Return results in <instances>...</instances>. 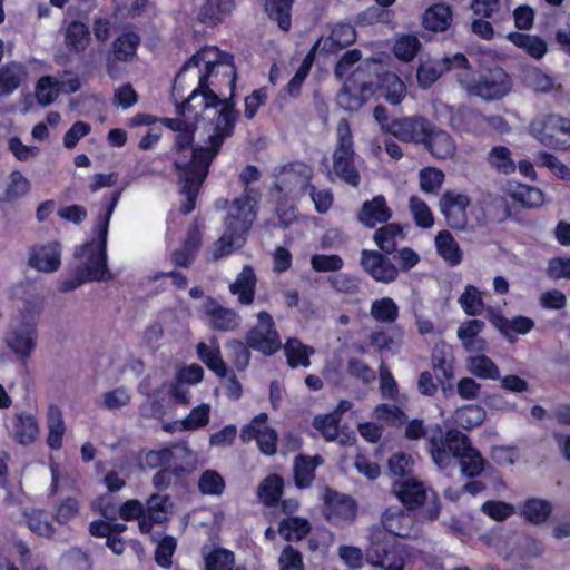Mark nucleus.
<instances>
[{
  "mask_svg": "<svg viewBox=\"0 0 570 570\" xmlns=\"http://www.w3.org/2000/svg\"><path fill=\"white\" fill-rule=\"evenodd\" d=\"M195 128L189 125L177 134L175 138V159L174 170L180 184V193L186 196V200L180 206L184 215L190 214L196 207V200L199 190L208 177L209 168L213 161L205 157H198L199 148L207 146L194 145Z\"/></svg>",
  "mask_w": 570,
  "mask_h": 570,
  "instance_id": "nucleus-1",
  "label": "nucleus"
},
{
  "mask_svg": "<svg viewBox=\"0 0 570 570\" xmlns=\"http://www.w3.org/2000/svg\"><path fill=\"white\" fill-rule=\"evenodd\" d=\"M249 348L265 356H272L282 348L275 322L267 311H261L257 314V324L247 331L245 343L236 338L226 342L227 356L239 372L245 371L249 365L252 357Z\"/></svg>",
  "mask_w": 570,
  "mask_h": 570,
  "instance_id": "nucleus-2",
  "label": "nucleus"
},
{
  "mask_svg": "<svg viewBox=\"0 0 570 570\" xmlns=\"http://www.w3.org/2000/svg\"><path fill=\"white\" fill-rule=\"evenodd\" d=\"M256 217L257 212L250 205L248 195H240L235 198L225 218L226 230L214 244L213 261L230 255L235 250L237 242L245 240V236L250 230Z\"/></svg>",
  "mask_w": 570,
  "mask_h": 570,
  "instance_id": "nucleus-3",
  "label": "nucleus"
},
{
  "mask_svg": "<svg viewBox=\"0 0 570 570\" xmlns=\"http://www.w3.org/2000/svg\"><path fill=\"white\" fill-rule=\"evenodd\" d=\"M230 94L224 99L223 107L217 111L214 118V132L207 139V148H199L198 157H205L207 163L214 161L219 154L225 140L235 132L236 122L239 118V111L236 109L235 89L236 72L233 71L229 79Z\"/></svg>",
  "mask_w": 570,
  "mask_h": 570,
  "instance_id": "nucleus-4",
  "label": "nucleus"
},
{
  "mask_svg": "<svg viewBox=\"0 0 570 570\" xmlns=\"http://www.w3.org/2000/svg\"><path fill=\"white\" fill-rule=\"evenodd\" d=\"M356 151L348 119L342 118L336 127V142L332 155L333 171L340 180L358 187L361 175L355 165Z\"/></svg>",
  "mask_w": 570,
  "mask_h": 570,
  "instance_id": "nucleus-5",
  "label": "nucleus"
},
{
  "mask_svg": "<svg viewBox=\"0 0 570 570\" xmlns=\"http://www.w3.org/2000/svg\"><path fill=\"white\" fill-rule=\"evenodd\" d=\"M470 445L471 441L466 434L458 429H449L444 432L439 424L431 429L428 438L429 452L440 468L448 466L451 458L462 456Z\"/></svg>",
  "mask_w": 570,
  "mask_h": 570,
  "instance_id": "nucleus-6",
  "label": "nucleus"
},
{
  "mask_svg": "<svg viewBox=\"0 0 570 570\" xmlns=\"http://www.w3.org/2000/svg\"><path fill=\"white\" fill-rule=\"evenodd\" d=\"M530 134L543 146L570 150V118L558 114H547L534 118L529 126Z\"/></svg>",
  "mask_w": 570,
  "mask_h": 570,
  "instance_id": "nucleus-7",
  "label": "nucleus"
},
{
  "mask_svg": "<svg viewBox=\"0 0 570 570\" xmlns=\"http://www.w3.org/2000/svg\"><path fill=\"white\" fill-rule=\"evenodd\" d=\"M399 501L406 510H416L423 508L422 517L426 520L434 521L441 512L440 499L433 494L432 499H428L424 484L414 479L395 481L392 487Z\"/></svg>",
  "mask_w": 570,
  "mask_h": 570,
  "instance_id": "nucleus-8",
  "label": "nucleus"
},
{
  "mask_svg": "<svg viewBox=\"0 0 570 570\" xmlns=\"http://www.w3.org/2000/svg\"><path fill=\"white\" fill-rule=\"evenodd\" d=\"M512 82L509 73L500 66L481 70L470 85L471 95L484 100H497L511 91Z\"/></svg>",
  "mask_w": 570,
  "mask_h": 570,
  "instance_id": "nucleus-9",
  "label": "nucleus"
},
{
  "mask_svg": "<svg viewBox=\"0 0 570 570\" xmlns=\"http://www.w3.org/2000/svg\"><path fill=\"white\" fill-rule=\"evenodd\" d=\"M215 68V62H205V69L199 76L197 88H195L185 100L177 105L176 111L178 116L183 117L186 114L196 112V106L193 105V101L198 97H200L199 107L202 110L217 108L218 106L220 108L223 107L224 99L219 98V96L209 87V77L213 75Z\"/></svg>",
  "mask_w": 570,
  "mask_h": 570,
  "instance_id": "nucleus-10",
  "label": "nucleus"
},
{
  "mask_svg": "<svg viewBox=\"0 0 570 570\" xmlns=\"http://www.w3.org/2000/svg\"><path fill=\"white\" fill-rule=\"evenodd\" d=\"M37 322L35 316L22 313L20 327H12L6 333L7 346L22 361L26 362L36 348Z\"/></svg>",
  "mask_w": 570,
  "mask_h": 570,
  "instance_id": "nucleus-11",
  "label": "nucleus"
},
{
  "mask_svg": "<svg viewBox=\"0 0 570 570\" xmlns=\"http://www.w3.org/2000/svg\"><path fill=\"white\" fill-rule=\"evenodd\" d=\"M76 256L87 258L86 265L79 268L85 279L101 282L112 278L107 266V247L87 242L76 252Z\"/></svg>",
  "mask_w": 570,
  "mask_h": 570,
  "instance_id": "nucleus-12",
  "label": "nucleus"
},
{
  "mask_svg": "<svg viewBox=\"0 0 570 570\" xmlns=\"http://www.w3.org/2000/svg\"><path fill=\"white\" fill-rule=\"evenodd\" d=\"M471 198L466 194L445 190L440 197V212L446 225L454 230H464L468 225V207Z\"/></svg>",
  "mask_w": 570,
  "mask_h": 570,
  "instance_id": "nucleus-13",
  "label": "nucleus"
},
{
  "mask_svg": "<svg viewBox=\"0 0 570 570\" xmlns=\"http://www.w3.org/2000/svg\"><path fill=\"white\" fill-rule=\"evenodd\" d=\"M366 561L381 570H404L406 556L401 547L374 542L366 551Z\"/></svg>",
  "mask_w": 570,
  "mask_h": 570,
  "instance_id": "nucleus-14",
  "label": "nucleus"
},
{
  "mask_svg": "<svg viewBox=\"0 0 570 570\" xmlns=\"http://www.w3.org/2000/svg\"><path fill=\"white\" fill-rule=\"evenodd\" d=\"M361 266L377 283L390 284L399 277L397 267L386 254L377 250L363 249Z\"/></svg>",
  "mask_w": 570,
  "mask_h": 570,
  "instance_id": "nucleus-15",
  "label": "nucleus"
},
{
  "mask_svg": "<svg viewBox=\"0 0 570 570\" xmlns=\"http://www.w3.org/2000/svg\"><path fill=\"white\" fill-rule=\"evenodd\" d=\"M488 318L492 326L510 343L517 342L515 334L525 335L534 328V321L523 315L509 320L501 312L490 309Z\"/></svg>",
  "mask_w": 570,
  "mask_h": 570,
  "instance_id": "nucleus-16",
  "label": "nucleus"
},
{
  "mask_svg": "<svg viewBox=\"0 0 570 570\" xmlns=\"http://www.w3.org/2000/svg\"><path fill=\"white\" fill-rule=\"evenodd\" d=\"M429 126L424 117H404L391 120L389 132L401 141L421 144Z\"/></svg>",
  "mask_w": 570,
  "mask_h": 570,
  "instance_id": "nucleus-17",
  "label": "nucleus"
},
{
  "mask_svg": "<svg viewBox=\"0 0 570 570\" xmlns=\"http://www.w3.org/2000/svg\"><path fill=\"white\" fill-rule=\"evenodd\" d=\"M325 509L328 520L352 522L356 517L357 505L351 495L326 488Z\"/></svg>",
  "mask_w": 570,
  "mask_h": 570,
  "instance_id": "nucleus-18",
  "label": "nucleus"
},
{
  "mask_svg": "<svg viewBox=\"0 0 570 570\" xmlns=\"http://www.w3.org/2000/svg\"><path fill=\"white\" fill-rule=\"evenodd\" d=\"M61 265V245L50 242L33 246L29 256V266L36 271L51 273Z\"/></svg>",
  "mask_w": 570,
  "mask_h": 570,
  "instance_id": "nucleus-19",
  "label": "nucleus"
},
{
  "mask_svg": "<svg viewBox=\"0 0 570 570\" xmlns=\"http://www.w3.org/2000/svg\"><path fill=\"white\" fill-rule=\"evenodd\" d=\"M392 217V210L387 206L383 195L374 196L371 200L363 203L357 219L367 228H374L377 224H385Z\"/></svg>",
  "mask_w": 570,
  "mask_h": 570,
  "instance_id": "nucleus-20",
  "label": "nucleus"
},
{
  "mask_svg": "<svg viewBox=\"0 0 570 570\" xmlns=\"http://www.w3.org/2000/svg\"><path fill=\"white\" fill-rule=\"evenodd\" d=\"M424 136L425 138L421 144L425 146L434 158L446 159L454 154L455 142L445 130L439 129L430 122L426 135Z\"/></svg>",
  "mask_w": 570,
  "mask_h": 570,
  "instance_id": "nucleus-21",
  "label": "nucleus"
},
{
  "mask_svg": "<svg viewBox=\"0 0 570 570\" xmlns=\"http://www.w3.org/2000/svg\"><path fill=\"white\" fill-rule=\"evenodd\" d=\"M452 22L453 9L442 1L432 3L422 14V27L434 33L449 30Z\"/></svg>",
  "mask_w": 570,
  "mask_h": 570,
  "instance_id": "nucleus-22",
  "label": "nucleus"
},
{
  "mask_svg": "<svg viewBox=\"0 0 570 570\" xmlns=\"http://www.w3.org/2000/svg\"><path fill=\"white\" fill-rule=\"evenodd\" d=\"M91 40L89 26L80 20H71L63 32V43L72 55H82Z\"/></svg>",
  "mask_w": 570,
  "mask_h": 570,
  "instance_id": "nucleus-23",
  "label": "nucleus"
},
{
  "mask_svg": "<svg viewBox=\"0 0 570 570\" xmlns=\"http://www.w3.org/2000/svg\"><path fill=\"white\" fill-rule=\"evenodd\" d=\"M484 327V322L478 318L468 320L458 327V338L461 341L466 352L485 351L487 341L480 336Z\"/></svg>",
  "mask_w": 570,
  "mask_h": 570,
  "instance_id": "nucleus-24",
  "label": "nucleus"
},
{
  "mask_svg": "<svg viewBox=\"0 0 570 570\" xmlns=\"http://www.w3.org/2000/svg\"><path fill=\"white\" fill-rule=\"evenodd\" d=\"M374 92L372 83L368 82H363L360 87H351L345 83L337 94L336 102L346 111H356L366 102L368 95Z\"/></svg>",
  "mask_w": 570,
  "mask_h": 570,
  "instance_id": "nucleus-25",
  "label": "nucleus"
},
{
  "mask_svg": "<svg viewBox=\"0 0 570 570\" xmlns=\"http://www.w3.org/2000/svg\"><path fill=\"white\" fill-rule=\"evenodd\" d=\"M209 325L214 331L233 332L240 324V316L233 309L224 307L210 299V306L206 308Z\"/></svg>",
  "mask_w": 570,
  "mask_h": 570,
  "instance_id": "nucleus-26",
  "label": "nucleus"
},
{
  "mask_svg": "<svg viewBox=\"0 0 570 570\" xmlns=\"http://www.w3.org/2000/svg\"><path fill=\"white\" fill-rule=\"evenodd\" d=\"M295 0H263V10L283 32L292 28V11Z\"/></svg>",
  "mask_w": 570,
  "mask_h": 570,
  "instance_id": "nucleus-27",
  "label": "nucleus"
},
{
  "mask_svg": "<svg viewBox=\"0 0 570 570\" xmlns=\"http://www.w3.org/2000/svg\"><path fill=\"white\" fill-rule=\"evenodd\" d=\"M311 173L299 175V189L298 194L304 196L308 194L314 203L315 210L318 214H325L333 205L334 196L331 189L318 190L311 181Z\"/></svg>",
  "mask_w": 570,
  "mask_h": 570,
  "instance_id": "nucleus-28",
  "label": "nucleus"
},
{
  "mask_svg": "<svg viewBox=\"0 0 570 570\" xmlns=\"http://www.w3.org/2000/svg\"><path fill=\"white\" fill-rule=\"evenodd\" d=\"M39 426L35 415L29 413H17L12 419V434L17 443L22 445L32 444L38 436Z\"/></svg>",
  "mask_w": 570,
  "mask_h": 570,
  "instance_id": "nucleus-29",
  "label": "nucleus"
},
{
  "mask_svg": "<svg viewBox=\"0 0 570 570\" xmlns=\"http://www.w3.org/2000/svg\"><path fill=\"white\" fill-rule=\"evenodd\" d=\"M235 6V0H206L199 10L198 19L206 26H217L232 13Z\"/></svg>",
  "mask_w": 570,
  "mask_h": 570,
  "instance_id": "nucleus-30",
  "label": "nucleus"
},
{
  "mask_svg": "<svg viewBox=\"0 0 570 570\" xmlns=\"http://www.w3.org/2000/svg\"><path fill=\"white\" fill-rule=\"evenodd\" d=\"M384 530L399 538L411 535L412 519L397 508H387L381 518Z\"/></svg>",
  "mask_w": 570,
  "mask_h": 570,
  "instance_id": "nucleus-31",
  "label": "nucleus"
},
{
  "mask_svg": "<svg viewBox=\"0 0 570 570\" xmlns=\"http://www.w3.org/2000/svg\"><path fill=\"white\" fill-rule=\"evenodd\" d=\"M507 39L517 48L522 49L531 58L542 59L548 52L547 42L539 36L528 35L519 31H511L507 35Z\"/></svg>",
  "mask_w": 570,
  "mask_h": 570,
  "instance_id": "nucleus-32",
  "label": "nucleus"
},
{
  "mask_svg": "<svg viewBox=\"0 0 570 570\" xmlns=\"http://www.w3.org/2000/svg\"><path fill=\"white\" fill-rule=\"evenodd\" d=\"M374 242L380 248V253L386 255L393 254L397 248V240L405 238L403 226L397 223H385L375 230Z\"/></svg>",
  "mask_w": 570,
  "mask_h": 570,
  "instance_id": "nucleus-33",
  "label": "nucleus"
},
{
  "mask_svg": "<svg viewBox=\"0 0 570 570\" xmlns=\"http://www.w3.org/2000/svg\"><path fill=\"white\" fill-rule=\"evenodd\" d=\"M283 493L284 480L276 473L269 474L263 479L257 489L259 501L268 508L277 507Z\"/></svg>",
  "mask_w": 570,
  "mask_h": 570,
  "instance_id": "nucleus-34",
  "label": "nucleus"
},
{
  "mask_svg": "<svg viewBox=\"0 0 570 570\" xmlns=\"http://www.w3.org/2000/svg\"><path fill=\"white\" fill-rule=\"evenodd\" d=\"M30 531L39 537L52 538L56 533L53 517L45 509H31L23 513Z\"/></svg>",
  "mask_w": 570,
  "mask_h": 570,
  "instance_id": "nucleus-35",
  "label": "nucleus"
},
{
  "mask_svg": "<svg viewBox=\"0 0 570 570\" xmlns=\"http://www.w3.org/2000/svg\"><path fill=\"white\" fill-rule=\"evenodd\" d=\"M322 462L323 459L320 455L308 456L301 454L296 456L294 465V481L296 487L299 489L308 488L315 478L317 465Z\"/></svg>",
  "mask_w": 570,
  "mask_h": 570,
  "instance_id": "nucleus-36",
  "label": "nucleus"
},
{
  "mask_svg": "<svg viewBox=\"0 0 570 570\" xmlns=\"http://www.w3.org/2000/svg\"><path fill=\"white\" fill-rule=\"evenodd\" d=\"M550 501L540 498H529L521 505V515L531 524H543L552 513Z\"/></svg>",
  "mask_w": 570,
  "mask_h": 570,
  "instance_id": "nucleus-37",
  "label": "nucleus"
},
{
  "mask_svg": "<svg viewBox=\"0 0 570 570\" xmlns=\"http://www.w3.org/2000/svg\"><path fill=\"white\" fill-rule=\"evenodd\" d=\"M283 348L287 365L291 368L308 367L311 365V356L315 352L312 346L305 345L298 338L292 337L286 341Z\"/></svg>",
  "mask_w": 570,
  "mask_h": 570,
  "instance_id": "nucleus-38",
  "label": "nucleus"
},
{
  "mask_svg": "<svg viewBox=\"0 0 570 570\" xmlns=\"http://www.w3.org/2000/svg\"><path fill=\"white\" fill-rule=\"evenodd\" d=\"M438 254L451 266L459 265L463 259L462 250L449 230H441L435 237Z\"/></svg>",
  "mask_w": 570,
  "mask_h": 570,
  "instance_id": "nucleus-39",
  "label": "nucleus"
},
{
  "mask_svg": "<svg viewBox=\"0 0 570 570\" xmlns=\"http://www.w3.org/2000/svg\"><path fill=\"white\" fill-rule=\"evenodd\" d=\"M26 75L24 68L18 62H8L0 67V97L12 95L21 85Z\"/></svg>",
  "mask_w": 570,
  "mask_h": 570,
  "instance_id": "nucleus-40",
  "label": "nucleus"
},
{
  "mask_svg": "<svg viewBox=\"0 0 570 570\" xmlns=\"http://www.w3.org/2000/svg\"><path fill=\"white\" fill-rule=\"evenodd\" d=\"M198 358L214 372L218 377H226L228 368L222 357L219 346L209 347L206 343L199 342L196 345Z\"/></svg>",
  "mask_w": 570,
  "mask_h": 570,
  "instance_id": "nucleus-41",
  "label": "nucleus"
},
{
  "mask_svg": "<svg viewBox=\"0 0 570 570\" xmlns=\"http://www.w3.org/2000/svg\"><path fill=\"white\" fill-rule=\"evenodd\" d=\"M140 45V37L135 31H125L112 42V52L119 61H130L135 58Z\"/></svg>",
  "mask_w": 570,
  "mask_h": 570,
  "instance_id": "nucleus-42",
  "label": "nucleus"
},
{
  "mask_svg": "<svg viewBox=\"0 0 570 570\" xmlns=\"http://www.w3.org/2000/svg\"><path fill=\"white\" fill-rule=\"evenodd\" d=\"M66 432L65 421L60 409L50 405L48 414V436L47 444L51 450H60Z\"/></svg>",
  "mask_w": 570,
  "mask_h": 570,
  "instance_id": "nucleus-43",
  "label": "nucleus"
},
{
  "mask_svg": "<svg viewBox=\"0 0 570 570\" xmlns=\"http://www.w3.org/2000/svg\"><path fill=\"white\" fill-rule=\"evenodd\" d=\"M524 83L528 88L538 94H548L552 90H561V85H556L554 79L538 67L524 71Z\"/></svg>",
  "mask_w": 570,
  "mask_h": 570,
  "instance_id": "nucleus-44",
  "label": "nucleus"
},
{
  "mask_svg": "<svg viewBox=\"0 0 570 570\" xmlns=\"http://www.w3.org/2000/svg\"><path fill=\"white\" fill-rule=\"evenodd\" d=\"M380 94L391 105H399L404 98L405 86L395 73H385L379 79Z\"/></svg>",
  "mask_w": 570,
  "mask_h": 570,
  "instance_id": "nucleus-45",
  "label": "nucleus"
},
{
  "mask_svg": "<svg viewBox=\"0 0 570 570\" xmlns=\"http://www.w3.org/2000/svg\"><path fill=\"white\" fill-rule=\"evenodd\" d=\"M370 314L377 323L392 324L399 318L400 308L393 298L382 297L372 302Z\"/></svg>",
  "mask_w": 570,
  "mask_h": 570,
  "instance_id": "nucleus-46",
  "label": "nucleus"
},
{
  "mask_svg": "<svg viewBox=\"0 0 570 570\" xmlns=\"http://www.w3.org/2000/svg\"><path fill=\"white\" fill-rule=\"evenodd\" d=\"M469 371L482 380H498L500 379V370L498 365L487 355L479 354L470 356Z\"/></svg>",
  "mask_w": 570,
  "mask_h": 570,
  "instance_id": "nucleus-47",
  "label": "nucleus"
},
{
  "mask_svg": "<svg viewBox=\"0 0 570 570\" xmlns=\"http://www.w3.org/2000/svg\"><path fill=\"white\" fill-rule=\"evenodd\" d=\"M461 308L468 316H479L484 311V302L481 292L472 284H468L458 299Z\"/></svg>",
  "mask_w": 570,
  "mask_h": 570,
  "instance_id": "nucleus-48",
  "label": "nucleus"
},
{
  "mask_svg": "<svg viewBox=\"0 0 570 570\" xmlns=\"http://www.w3.org/2000/svg\"><path fill=\"white\" fill-rule=\"evenodd\" d=\"M458 460L460 462L462 473L470 479L480 475L484 470L485 460L480 451L472 446V444Z\"/></svg>",
  "mask_w": 570,
  "mask_h": 570,
  "instance_id": "nucleus-49",
  "label": "nucleus"
},
{
  "mask_svg": "<svg viewBox=\"0 0 570 570\" xmlns=\"http://www.w3.org/2000/svg\"><path fill=\"white\" fill-rule=\"evenodd\" d=\"M311 530L308 521L299 517H289L281 521L279 534L287 541L302 540Z\"/></svg>",
  "mask_w": 570,
  "mask_h": 570,
  "instance_id": "nucleus-50",
  "label": "nucleus"
},
{
  "mask_svg": "<svg viewBox=\"0 0 570 570\" xmlns=\"http://www.w3.org/2000/svg\"><path fill=\"white\" fill-rule=\"evenodd\" d=\"M489 165L500 174H512L515 170V163L511 151L505 146H494L488 154Z\"/></svg>",
  "mask_w": 570,
  "mask_h": 570,
  "instance_id": "nucleus-51",
  "label": "nucleus"
},
{
  "mask_svg": "<svg viewBox=\"0 0 570 570\" xmlns=\"http://www.w3.org/2000/svg\"><path fill=\"white\" fill-rule=\"evenodd\" d=\"M431 363L440 384L451 382L454 379L453 356H448L443 350H434L431 356Z\"/></svg>",
  "mask_w": 570,
  "mask_h": 570,
  "instance_id": "nucleus-52",
  "label": "nucleus"
},
{
  "mask_svg": "<svg viewBox=\"0 0 570 570\" xmlns=\"http://www.w3.org/2000/svg\"><path fill=\"white\" fill-rule=\"evenodd\" d=\"M256 278L249 269L248 275L240 274L237 279L229 286L232 294L238 296V302L243 305H249L255 297Z\"/></svg>",
  "mask_w": 570,
  "mask_h": 570,
  "instance_id": "nucleus-53",
  "label": "nucleus"
},
{
  "mask_svg": "<svg viewBox=\"0 0 570 570\" xmlns=\"http://www.w3.org/2000/svg\"><path fill=\"white\" fill-rule=\"evenodd\" d=\"M61 90V82L51 76L41 77L36 83L38 104L48 106L52 104Z\"/></svg>",
  "mask_w": 570,
  "mask_h": 570,
  "instance_id": "nucleus-54",
  "label": "nucleus"
},
{
  "mask_svg": "<svg viewBox=\"0 0 570 570\" xmlns=\"http://www.w3.org/2000/svg\"><path fill=\"white\" fill-rule=\"evenodd\" d=\"M409 208L415 225L420 228L428 229L434 224V216L428 204L419 196L413 195L409 199Z\"/></svg>",
  "mask_w": 570,
  "mask_h": 570,
  "instance_id": "nucleus-55",
  "label": "nucleus"
},
{
  "mask_svg": "<svg viewBox=\"0 0 570 570\" xmlns=\"http://www.w3.org/2000/svg\"><path fill=\"white\" fill-rule=\"evenodd\" d=\"M341 421L330 413L313 417L312 426L317 430L326 442H334L340 435Z\"/></svg>",
  "mask_w": 570,
  "mask_h": 570,
  "instance_id": "nucleus-56",
  "label": "nucleus"
},
{
  "mask_svg": "<svg viewBox=\"0 0 570 570\" xmlns=\"http://www.w3.org/2000/svg\"><path fill=\"white\" fill-rule=\"evenodd\" d=\"M30 189L29 180L18 170L10 174L9 183L7 184L0 202H13L19 197L26 195Z\"/></svg>",
  "mask_w": 570,
  "mask_h": 570,
  "instance_id": "nucleus-57",
  "label": "nucleus"
},
{
  "mask_svg": "<svg viewBox=\"0 0 570 570\" xmlns=\"http://www.w3.org/2000/svg\"><path fill=\"white\" fill-rule=\"evenodd\" d=\"M235 554L225 548H215L205 557V570H234Z\"/></svg>",
  "mask_w": 570,
  "mask_h": 570,
  "instance_id": "nucleus-58",
  "label": "nucleus"
},
{
  "mask_svg": "<svg viewBox=\"0 0 570 570\" xmlns=\"http://www.w3.org/2000/svg\"><path fill=\"white\" fill-rule=\"evenodd\" d=\"M484 409L476 404L463 405L456 411V420L465 430H471L481 425L485 420Z\"/></svg>",
  "mask_w": 570,
  "mask_h": 570,
  "instance_id": "nucleus-59",
  "label": "nucleus"
},
{
  "mask_svg": "<svg viewBox=\"0 0 570 570\" xmlns=\"http://www.w3.org/2000/svg\"><path fill=\"white\" fill-rule=\"evenodd\" d=\"M210 406L203 403L189 412V414L179 421L180 431H194L206 426L209 422Z\"/></svg>",
  "mask_w": 570,
  "mask_h": 570,
  "instance_id": "nucleus-60",
  "label": "nucleus"
},
{
  "mask_svg": "<svg viewBox=\"0 0 570 570\" xmlns=\"http://www.w3.org/2000/svg\"><path fill=\"white\" fill-rule=\"evenodd\" d=\"M511 197L525 208H535L543 204V193L533 186L520 185L514 191L511 193Z\"/></svg>",
  "mask_w": 570,
  "mask_h": 570,
  "instance_id": "nucleus-61",
  "label": "nucleus"
},
{
  "mask_svg": "<svg viewBox=\"0 0 570 570\" xmlns=\"http://www.w3.org/2000/svg\"><path fill=\"white\" fill-rule=\"evenodd\" d=\"M444 173L436 167H424L419 173L420 188L425 194H438L444 183Z\"/></svg>",
  "mask_w": 570,
  "mask_h": 570,
  "instance_id": "nucleus-62",
  "label": "nucleus"
},
{
  "mask_svg": "<svg viewBox=\"0 0 570 570\" xmlns=\"http://www.w3.org/2000/svg\"><path fill=\"white\" fill-rule=\"evenodd\" d=\"M421 49V42L414 35L401 36L394 45V55L402 61H412Z\"/></svg>",
  "mask_w": 570,
  "mask_h": 570,
  "instance_id": "nucleus-63",
  "label": "nucleus"
},
{
  "mask_svg": "<svg viewBox=\"0 0 570 570\" xmlns=\"http://www.w3.org/2000/svg\"><path fill=\"white\" fill-rule=\"evenodd\" d=\"M200 493L207 495H220L225 490V480L215 470L204 471L198 480Z\"/></svg>",
  "mask_w": 570,
  "mask_h": 570,
  "instance_id": "nucleus-64",
  "label": "nucleus"
}]
</instances>
